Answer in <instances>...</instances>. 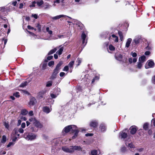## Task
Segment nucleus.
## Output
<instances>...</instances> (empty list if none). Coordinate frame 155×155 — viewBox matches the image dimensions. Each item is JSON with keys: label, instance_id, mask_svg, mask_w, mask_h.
<instances>
[{"label": "nucleus", "instance_id": "63", "mask_svg": "<svg viewBox=\"0 0 155 155\" xmlns=\"http://www.w3.org/2000/svg\"><path fill=\"white\" fill-rule=\"evenodd\" d=\"M132 56L133 57H136L137 55V54L136 52L132 53Z\"/></svg>", "mask_w": 155, "mask_h": 155}, {"label": "nucleus", "instance_id": "59", "mask_svg": "<svg viewBox=\"0 0 155 155\" xmlns=\"http://www.w3.org/2000/svg\"><path fill=\"white\" fill-rule=\"evenodd\" d=\"M93 134L91 133H87L85 134V136L86 137L91 136H93Z\"/></svg>", "mask_w": 155, "mask_h": 155}, {"label": "nucleus", "instance_id": "46", "mask_svg": "<svg viewBox=\"0 0 155 155\" xmlns=\"http://www.w3.org/2000/svg\"><path fill=\"white\" fill-rule=\"evenodd\" d=\"M50 96L51 98H55L57 96L56 95L52 93H51L50 94Z\"/></svg>", "mask_w": 155, "mask_h": 155}, {"label": "nucleus", "instance_id": "33", "mask_svg": "<svg viewBox=\"0 0 155 155\" xmlns=\"http://www.w3.org/2000/svg\"><path fill=\"white\" fill-rule=\"evenodd\" d=\"M112 37L114 38H115V39L114 40L115 42H117L118 41V37L116 36L115 35L113 34L112 35Z\"/></svg>", "mask_w": 155, "mask_h": 155}, {"label": "nucleus", "instance_id": "45", "mask_svg": "<svg viewBox=\"0 0 155 155\" xmlns=\"http://www.w3.org/2000/svg\"><path fill=\"white\" fill-rule=\"evenodd\" d=\"M2 41H4V48L5 46V45L6 44L7 42V41H8L7 39H5L4 38H3L2 39Z\"/></svg>", "mask_w": 155, "mask_h": 155}, {"label": "nucleus", "instance_id": "44", "mask_svg": "<svg viewBox=\"0 0 155 155\" xmlns=\"http://www.w3.org/2000/svg\"><path fill=\"white\" fill-rule=\"evenodd\" d=\"M69 70V67L68 66H66L64 67L63 69V71H68Z\"/></svg>", "mask_w": 155, "mask_h": 155}, {"label": "nucleus", "instance_id": "15", "mask_svg": "<svg viewBox=\"0 0 155 155\" xmlns=\"http://www.w3.org/2000/svg\"><path fill=\"white\" fill-rule=\"evenodd\" d=\"M35 125L37 127L41 128L43 127V125L38 121L36 120L35 122Z\"/></svg>", "mask_w": 155, "mask_h": 155}, {"label": "nucleus", "instance_id": "17", "mask_svg": "<svg viewBox=\"0 0 155 155\" xmlns=\"http://www.w3.org/2000/svg\"><path fill=\"white\" fill-rule=\"evenodd\" d=\"M42 110L43 112L48 114L50 112V110L49 107L47 106H45L43 107Z\"/></svg>", "mask_w": 155, "mask_h": 155}, {"label": "nucleus", "instance_id": "9", "mask_svg": "<svg viewBox=\"0 0 155 155\" xmlns=\"http://www.w3.org/2000/svg\"><path fill=\"white\" fill-rule=\"evenodd\" d=\"M119 136L121 139H123L127 138L128 137L127 134L124 131H120L119 134Z\"/></svg>", "mask_w": 155, "mask_h": 155}, {"label": "nucleus", "instance_id": "24", "mask_svg": "<svg viewBox=\"0 0 155 155\" xmlns=\"http://www.w3.org/2000/svg\"><path fill=\"white\" fill-rule=\"evenodd\" d=\"M57 49L56 48H54L53 49L51 50L48 53V55H50L51 54H52L54 53H55L56 51H57Z\"/></svg>", "mask_w": 155, "mask_h": 155}, {"label": "nucleus", "instance_id": "13", "mask_svg": "<svg viewBox=\"0 0 155 155\" xmlns=\"http://www.w3.org/2000/svg\"><path fill=\"white\" fill-rule=\"evenodd\" d=\"M146 60V57L144 55H143L140 57L138 59V61L140 62L141 63H143L145 62Z\"/></svg>", "mask_w": 155, "mask_h": 155}, {"label": "nucleus", "instance_id": "41", "mask_svg": "<svg viewBox=\"0 0 155 155\" xmlns=\"http://www.w3.org/2000/svg\"><path fill=\"white\" fill-rule=\"evenodd\" d=\"M54 62L53 61H50L48 63V65L49 67H51L52 66H53L54 65Z\"/></svg>", "mask_w": 155, "mask_h": 155}, {"label": "nucleus", "instance_id": "21", "mask_svg": "<svg viewBox=\"0 0 155 155\" xmlns=\"http://www.w3.org/2000/svg\"><path fill=\"white\" fill-rule=\"evenodd\" d=\"M65 16L64 15H57L55 17H52L51 18L52 19L55 20L58 19H59L61 17H65Z\"/></svg>", "mask_w": 155, "mask_h": 155}, {"label": "nucleus", "instance_id": "47", "mask_svg": "<svg viewBox=\"0 0 155 155\" xmlns=\"http://www.w3.org/2000/svg\"><path fill=\"white\" fill-rule=\"evenodd\" d=\"M77 62H78V64H77V66H78L81 63V61L80 59L78 58L77 59Z\"/></svg>", "mask_w": 155, "mask_h": 155}, {"label": "nucleus", "instance_id": "39", "mask_svg": "<svg viewBox=\"0 0 155 155\" xmlns=\"http://www.w3.org/2000/svg\"><path fill=\"white\" fill-rule=\"evenodd\" d=\"M122 153H124L126 151V148L124 146L121 147L120 149Z\"/></svg>", "mask_w": 155, "mask_h": 155}, {"label": "nucleus", "instance_id": "7", "mask_svg": "<svg viewBox=\"0 0 155 155\" xmlns=\"http://www.w3.org/2000/svg\"><path fill=\"white\" fill-rule=\"evenodd\" d=\"M99 131L101 132H105L107 130V127L105 124H101L99 126Z\"/></svg>", "mask_w": 155, "mask_h": 155}, {"label": "nucleus", "instance_id": "27", "mask_svg": "<svg viewBox=\"0 0 155 155\" xmlns=\"http://www.w3.org/2000/svg\"><path fill=\"white\" fill-rule=\"evenodd\" d=\"M13 96L17 98H19L20 97V95L19 92L16 91L13 94Z\"/></svg>", "mask_w": 155, "mask_h": 155}, {"label": "nucleus", "instance_id": "31", "mask_svg": "<svg viewBox=\"0 0 155 155\" xmlns=\"http://www.w3.org/2000/svg\"><path fill=\"white\" fill-rule=\"evenodd\" d=\"M27 84V81H25L23 83H21L20 85L19 86L20 87H23L26 86Z\"/></svg>", "mask_w": 155, "mask_h": 155}, {"label": "nucleus", "instance_id": "3", "mask_svg": "<svg viewBox=\"0 0 155 155\" xmlns=\"http://www.w3.org/2000/svg\"><path fill=\"white\" fill-rule=\"evenodd\" d=\"M75 128H77V126L74 125H70L66 126L62 130V134L65 135L70 131H71L72 132L73 129Z\"/></svg>", "mask_w": 155, "mask_h": 155}, {"label": "nucleus", "instance_id": "8", "mask_svg": "<svg viewBox=\"0 0 155 155\" xmlns=\"http://www.w3.org/2000/svg\"><path fill=\"white\" fill-rule=\"evenodd\" d=\"M129 130H130V133L132 135H134L136 133L138 128L136 126L133 125L130 127Z\"/></svg>", "mask_w": 155, "mask_h": 155}, {"label": "nucleus", "instance_id": "5", "mask_svg": "<svg viewBox=\"0 0 155 155\" xmlns=\"http://www.w3.org/2000/svg\"><path fill=\"white\" fill-rule=\"evenodd\" d=\"M98 125V121L96 120H92L90 121L89 124V126L94 129H95L97 127Z\"/></svg>", "mask_w": 155, "mask_h": 155}, {"label": "nucleus", "instance_id": "37", "mask_svg": "<svg viewBox=\"0 0 155 155\" xmlns=\"http://www.w3.org/2000/svg\"><path fill=\"white\" fill-rule=\"evenodd\" d=\"M6 137L5 135H3L2 137V140H1L2 143H4L6 141Z\"/></svg>", "mask_w": 155, "mask_h": 155}, {"label": "nucleus", "instance_id": "54", "mask_svg": "<svg viewBox=\"0 0 155 155\" xmlns=\"http://www.w3.org/2000/svg\"><path fill=\"white\" fill-rule=\"evenodd\" d=\"M65 75V74L64 72H61L60 73L59 75L60 77H62L64 76Z\"/></svg>", "mask_w": 155, "mask_h": 155}, {"label": "nucleus", "instance_id": "57", "mask_svg": "<svg viewBox=\"0 0 155 155\" xmlns=\"http://www.w3.org/2000/svg\"><path fill=\"white\" fill-rule=\"evenodd\" d=\"M26 126L25 123V122L22 123L21 124V127L22 128H24Z\"/></svg>", "mask_w": 155, "mask_h": 155}, {"label": "nucleus", "instance_id": "12", "mask_svg": "<svg viewBox=\"0 0 155 155\" xmlns=\"http://www.w3.org/2000/svg\"><path fill=\"white\" fill-rule=\"evenodd\" d=\"M37 102L36 100L35 97H33L31 98L28 103V104L30 106H33Z\"/></svg>", "mask_w": 155, "mask_h": 155}, {"label": "nucleus", "instance_id": "50", "mask_svg": "<svg viewBox=\"0 0 155 155\" xmlns=\"http://www.w3.org/2000/svg\"><path fill=\"white\" fill-rule=\"evenodd\" d=\"M18 131L21 133H23L24 132V130L22 128H20L19 129Z\"/></svg>", "mask_w": 155, "mask_h": 155}, {"label": "nucleus", "instance_id": "56", "mask_svg": "<svg viewBox=\"0 0 155 155\" xmlns=\"http://www.w3.org/2000/svg\"><path fill=\"white\" fill-rule=\"evenodd\" d=\"M4 126L7 129H8L9 127L8 124L6 122L5 123Z\"/></svg>", "mask_w": 155, "mask_h": 155}, {"label": "nucleus", "instance_id": "16", "mask_svg": "<svg viewBox=\"0 0 155 155\" xmlns=\"http://www.w3.org/2000/svg\"><path fill=\"white\" fill-rule=\"evenodd\" d=\"M115 58L117 60L121 61H122V59L123 58V56L122 54H120L117 56H115Z\"/></svg>", "mask_w": 155, "mask_h": 155}, {"label": "nucleus", "instance_id": "43", "mask_svg": "<svg viewBox=\"0 0 155 155\" xmlns=\"http://www.w3.org/2000/svg\"><path fill=\"white\" fill-rule=\"evenodd\" d=\"M36 3V2L35 1L32 3V4L30 5L29 7L30 8L34 7H35V4Z\"/></svg>", "mask_w": 155, "mask_h": 155}, {"label": "nucleus", "instance_id": "60", "mask_svg": "<svg viewBox=\"0 0 155 155\" xmlns=\"http://www.w3.org/2000/svg\"><path fill=\"white\" fill-rule=\"evenodd\" d=\"M26 30L28 32V33L30 34V35H35V34L34 33L31 32V31H30L28 30H27V29H26Z\"/></svg>", "mask_w": 155, "mask_h": 155}, {"label": "nucleus", "instance_id": "32", "mask_svg": "<svg viewBox=\"0 0 155 155\" xmlns=\"http://www.w3.org/2000/svg\"><path fill=\"white\" fill-rule=\"evenodd\" d=\"M36 27L38 28V31L41 32V25L39 24H38Z\"/></svg>", "mask_w": 155, "mask_h": 155}, {"label": "nucleus", "instance_id": "28", "mask_svg": "<svg viewBox=\"0 0 155 155\" xmlns=\"http://www.w3.org/2000/svg\"><path fill=\"white\" fill-rule=\"evenodd\" d=\"M137 68L139 69H141L143 65V63L139 61L137 62Z\"/></svg>", "mask_w": 155, "mask_h": 155}, {"label": "nucleus", "instance_id": "30", "mask_svg": "<svg viewBox=\"0 0 155 155\" xmlns=\"http://www.w3.org/2000/svg\"><path fill=\"white\" fill-rule=\"evenodd\" d=\"M97 150H94L91 151L90 155H97Z\"/></svg>", "mask_w": 155, "mask_h": 155}, {"label": "nucleus", "instance_id": "18", "mask_svg": "<svg viewBox=\"0 0 155 155\" xmlns=\"http://www.w3.org/2000/svg\"><path fill=\"white\" fill-rule=\"evenodd\" d=\"M140 41V39L138 38H136L135 39H134L132 43V45H137L139 44Z\"/></svg>", "mask_w": 155, "mask_h": 155}, {"label": "nucleus", "instance_id": "20", "mask_svg": "<svg viewBox=\"0 0 155 155\" xmlns=\"http://www.w3.org/2000/svg\"><path fill=\"white\" fill-rule=\"evenodd\" d=\"M132 41V39L130 38H129L127 39L125 45L126 47H129Z\"/></svg>", "mask_w": 155, "mask_h": 155}, {"label": "nucleus", "instance_id": "25", "mask_svg": "<svg viewBox=\"0 0 155 155\" xmlns=\"http://www.w3.org/2000/svg\"><path fill=\"white\" fill-rule=\"evenodd\" d=\"M47 62H45L44 61L42 66V69L43 70H45L46 68L47 67Z\"/></svg>", "mask_w": 155, "mask_h": 155}, {"label": "nucleus", "instance_id": "6", "mask_svg": "<svg viewBox=\"0 0 155 155\" xmlns=\"http://www.w3.org/2000/svg\"><path fill=\"white\" fill-rule=\"evenodd\" d=\"M155 64L154 63L152 60H148L147 63L145 65V68L146 69H148L149 68H153Z\"/></svg>", "mask_w": 155, "mask_h": 155}, {"label": "nucleus", "instance_id": "55", "mask_svg": "<svg viewBox=\"0 0 155 155\" xmlns=\"http://www.w3.org/2000/svg\"><path fill=\"white\" fill-rule=\"evenodd\" d=\"M22 91L23 92V93L25 94H27L28 95H29L30 94L27 91L22 90Z\"/></svg>", "mask_w": 155, "mask_h": 155}, {"label": "nucleus", "instance_id": "58", "mask_svg": "<svg viewBox=\"0 0 155 155\" xmlns=\"http://www.w3.org/2000/svg\"><path fill=\"white\" fill-rule=\"evenodd\" d=\"M24 5L22 3H21L19 4V8L21 9L23 8Z\"/></svg>", "mask_w": 155, "mask_h": 155}, {"label": "nucleus", "instance_id": "53", "mask_svg": "<svg viewBox=\"0 0 155 155\" xmlns=\"http://www.w3.org/2000/svg\"><path fill=\"white\" fill-rule=\"evenodd\" d=\"M31 16L33 17L36 19H37L38 18V15L36 14H32Z\"/></svg>", "mask_w": 155, "mask_h": 155}, {"label": "nucleus", "instance_id": "52", "mask_svg": "<svg viewBox=\"0 0 155 155\" xmlns=\"http://www.w3.org/2000/svg\"><path fill=\"white\" fill-rule=\"evenodd\" d=\"M118 34L119 36V37L122 36H123V33H122V32L120 31H118Z\"/></svg>", "mask_w": 155, "mask_h": 155}, {"label": "nucleus", "instance_id": "51", "mask_svg": "<svg viewBox=\"0 0 155 155\" xmlns=\"http://www.w3.org/2000/svg\"><path fill=\"white\" fill-rule=\"evenodd\" d=\"M153 131L152 130L150 129L148 130V133L149 135H151L152 134Z\"/></svg>", "mask_w": 155, "mask_h": 155}, {"label": "nucleus", "instance_id": "10", "mask_svg": "<svg viewBox=\"0 0 155 155\" xmlns=\"http://www.w3.org/2000/svg\"><path fill=\"white\" fill-rule=\"evenodd\" d=\"M79 132V130L78 129L77 127L73 129V131L71 133H73L74 132L75 133L74 135L72 137V139H75L76 138L78 135Z\"/></svg>", "mask_w": 155, "mask_h": 155}, {"label": "nucleus", "instance_id": "19", "mask_svg": "<svg viewBox=\"0 0 155 155\" xmlns=\"http://www.w3.org/2000/svg\"><path fill=\"white\" fill-rule=\"evenodd\" d=\"M149 126V124L148 123H145L143 124V129L146 131L147 130H148Z\"/></svg>", "mask_w": 155, "mask_h": 155}, {"label": "nucleus", "instance_id": "22", "mask_svg": "<svg viewBox=\"0 0 155 155\" xmlns=\"http://www.w3.org/2000/svg\"><path fill=\"white\" fill-rule=\"evenodd\" d=\"M99 79V77L96 76L92 79L91 81V84H93L95 81H98Z\"/></svg>", "mask_w": 155, "mask_h": 155}, {"label": "nucleus", "instance_id": "49", "mask_svg": "<svg viewBox=\"0 0 155 155\" xmlns=\"http://www.w3.org/2000/svg\"><path fill=\"white\" fill-rule=\"evenodd\" d=\"M128 146L129 147L131 148H134V146L132 143H129V144Z\"/></svg>", "mask_w": 155, "mask_h": 155}, {"label": "nucleus", "instance_id": "35", "mask_svg": "<svg viewBox=\"0 0 155 155\" xmlns=\"http://www.w3.org/2000/svg\"><path fill=\"white\" fill-rule=\"evenodd\" d=\"M53 58L52 56H49L47 57V59H45L44 60L45 61L48 62V60H50L52 59Z\"/></svg>", "mask_w": 155, "mask_h": 155}, {"label": "nucleus", "instance_id": "62", "mask_svg": "<svg viewBox=\"0 0 155 155\" xmlns=\"http://www.w3.org/2000/svg\"><path fill=\"white\" fill-rule=\"evenodd\" d=\"M152 82L153 83H154V84L155 83V75L153 77V78H152Z\"/></svg>", "mask_w": 155, "mask_h": 155}, {"label": "nucleus", "instance_id": "61", "mask_svg": "<svg viewBox=\"0 0 155 155\" xmlns=\"http://www.w3.org/2000/svg\"><path fill=\"white\" fill-rule=\"evenodd\" d=\"M27 28L29 30H30V29L33 30V29H34V28L33 27H31L30 25H28V26Z\"/></svg>", "mask_w": 155, "mask_h": 155}, {"label": "nucleus", "instance_id": "4", "mask_svg": "<svg viewBox=\"0 0 155 155\" xmlns=\"http://www.w3.org/2000/svg\"><path fill=\"white\" fill-rule=\"evenodd\" d=\"M24 137L27 140H32L35 139L36 135L32 133H25Z\"/></svg>", "mask_w": 155, "mask_h": 155}, {"label": "nucleus", "instance_id": "64", "mask_svg": "<svg viewBox=\"0 0 155 155\" xmlns=\"http://www.w3.org/2000/svg\"><path fill=\"white\" fill-rule=\"evenodd\" d=\"M150 54V52L149 51H146L144 53L145 55H149Z\"/></svg>", "mask_w": 155, "mask_h": 155}, {"label": "nucleus", "instance_id": "26", "mask_svg": "<svg viewBox=\"0 0 155 155\" xmlns=\"http://www.w3.org/2000/svg\"><path fill=\"white\" fill-rule=\"evenodd\" d=\"M52 85V81H48L46 84V87H51Z\"/></svg>", "mask_w": 155, "mask_h": 155}, {"label": "nucleus", "instance_id": "42", "mask_svg": "<svg viewBox=\"0 0 155 155\" xmlns=\"http://www.w3.org/2000/svg\"><path fill=\"white\" fill-rule=\"evenodd\" d=\"M153 125L155 127V118H153L151 120V126Z\"/></svg>", "mask_w": 155, "mask_h": 155}, {"label": "nucleus", "instance_id": "11", "mask_svg": "<svg viewBox=\"0 0 155 155\" xmlns=\"http://www.w3.org/2000/svg\"><path fill=\"white\" fill-rule=\"evenodd\" d=\"M46 91L42 90L40 91L38 93V96L39 99H41L44 98V96L46 93Z\"/></svg>", "mask_w": 155, "mask_h": 155}, {"label": "nucleus", "instance_id": "48", "mask_svg": "<svg viewBox=\"0 0 155 155\" xmlns=\"http://www.w3.org/2000/svg\"><path fill=\"white\" fill-rule=\"evenodd\" d=\"M15 144L13 142H10L9 143L8 145H7V147H10L11 145H13Z\"/></svg>", "mask_w": 155, "mask_h": 155}, {"label": "nucleus", "instance_id": "40", "mask_svg": "<svg viewBox=\"0 0 155 155\" xmlns=\"http://www.w3.org/2000/svg\"><path fill=\"white\" fill-rule=\"evenodd\" d=\"M43 0H41L40 2H37L36 3L38 6H40L43 4Z\"/></svg>", "mask_w": 155, "mask_h": 155}, {"label": "nucleus", "instance_id": "1", "mask_svg": "<svg viewBox=\"0 0 155 155\" xmlns=\"http://www.w3.org/2000/svg\"><path fill=\"white\" fill-rule=\"evenodd\" d=\"M62 149L64 152L69 153H73L75 150L80 151L82 150V148L80 146L76 145L71 146L70 148L66 147H62Z\"/></svg>", "mask_w": 155, "mask_h": 155}, {"label": "nucleus", "instance_id": "14", "mask_svg": "<svg viewBox=\"0 0 155 155\" xmlns=\"http://www.w3.org/2000/svg\"><path fill=\"white\" fill-rule=\"evenodd\" d=\"M6 11L5 10V7H2L1 8H0V18L4 21H5V20L3 18V16L2 15V13L6 12Z\"/></svg>", "mask_w": 155, "mask_h": 155}, {"label": "nucleus", "instance_id": "34", "mask_svg": "<svg viewBox=\"0 0 155 155\" xmlns=\"http://www.w3.org/2000/svg\"><path fill=\"white\" fill-rule=\"evenodd\" d=\"M109 49L110 50L113 51L115 50V48L112 45H110L109 46Z\"/></svg>", "mask_w": 155, "mask_h": 155}, {"label": "nucleus", "instance_id": "23", "mask_svg": "<svg viewBox=\"0 0 155 155\" xmlns=\"http://www.w3.org/2000/svg\"><path fill=\"white\" fill-rule=\"evenodd\" d=\"M63 50V47H62L60 48L57 51L56 53L58 54L59 55L62 54Z\"/></svg>", "mask_w": 155, "mask_h": 155}, {"label": "nucleus", "instance_id": "2", "mask_svg": "<svg viewBox=\"0 0 155 155\" xmlns=\"http://www.w3.org/2000/svg\"><path fill=\"white\" fill-rule=\"evenodd\" d=\"M63 64L62 61H60L56 65L55 68L54 69L53 72L51 77L50 78V79L54 80L57 78V74L59 72V71L61 69V66Z\"/></svg>", "mask_w": 155, "mask_h": 155}, {"label": "nucleus", "instance_id": "29", "mask_svg": "<svg viewBox=\"0 0 155 155\" xmlns=\"http://www.w3.org/2000/svg\"><path fill=\"white\" fill-rule=\"evenodd\" d=\"M21 113L23 115H25L27 114L28 111L25 109H22L21 110Z\"/></svg>", "mask_w": 155, "mask_h": 155}, {"label": "nucleus", "instance_id": "36", "mask_svg": "<svg viewBox=\"0 0 155 155\" xmlns=\"http://www.w3.org/2000/svg\"><path fill=\"white\" fill-rule=\"evenodd\" d=\"M86 37V35L84 32H83L81 34V38L82 39H85Z\"/></svg>", "mask_w": 155, "mask_h": 155}, {"label": "nucleus", "instance_id": "38", "mask_svg": "<svg viewBox=\"0 0 155 155\" xmlns=\"http://www.w3.org/2000/svg\"><path fill=\"white\" fill-rule=\"evenodd\" d=\"M74 61L70 62L68 64V65L70 68H72L74 64Z\"/></svg>", "mask_w": 155, "mask_h": 155}]
</instances>
